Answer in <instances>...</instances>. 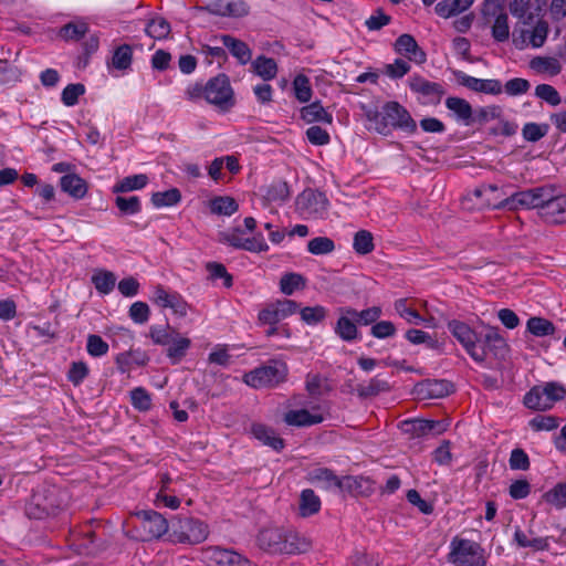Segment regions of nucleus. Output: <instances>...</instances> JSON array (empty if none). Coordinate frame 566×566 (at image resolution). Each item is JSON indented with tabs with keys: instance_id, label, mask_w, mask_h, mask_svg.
Returning <instances> with one entry per match:
<instances>
[{
	"instance_id": "nucleus-4",
	"label": "nucleus",
	"mask_w": 566,
	"mask_h": 566,
	"mask_svg": "<svg viewBox=\"0 0 566 566\" xmlns=\"http://www.w3.org/2000/svg\"><path fill=\"white\" fill-rule=\"evenodd\" d=\"M566 398V388L557 381H548L544 385L532 387L524 396L526 408L538 411H546Z\"/></svg>"
},
{
	"instance_id": "nucleus-26",
	"label": "nucleus",
	"mask_w": 566,
	"mask_h": 566,
	"mask_svg": "<svg viewBox=\"0 0 566 566\" xmlns=\"http://www.w3.org/2000/svg\"><path fill=\"white\" fill-rule=\"evenodd\" d=\"M418 394L423 398H442L453 390V386L448 380H427L418 385Z\"/></svg>"
},
{
	"instance_id": "nucleus-59",
	"label": "nucleus",
	"mask_w": 566,
	"mask_h": 566,
	"mask_svg": "<svg viewBox=\"0 0 566 566\" xmlns=\"http://www.w3.org/2000/svg\"><path fill=\"white\" fill-rule=\"evenodd\" d=\"M302 321L308 325H316L324 321L327 314V310L322 305L307 306L300 312Z\"/></svg>"
},
{
	"instance_id": "nucleus-27",
	"label": "nucleus",
	"mask_w": 566,
	"mask_h": 566,
	"mask_svg": "<svg viewBox=\"0 0 566 566\" xmlns=\"http://www.w3.org/2000/svg\"><path fill=\"white\" fill-rule=\"evenodd\" d=\"M61 189L74 199H82L87 192V184L76 174H66L60 179Z\"/></svg>"
},
{
	"instance_id": "nucleus-42",
	"label": "nucleus",
	"mask_w": 566,
	"mask_h": 566,
	"mask_svg": "<svg viewBox=\"0 0 566 566\" xmlns=\"http://www.w3.org/2000/svg\"><path fill=\"white\" fill-rule=\"evenodd\" d=\"M238 208L237 201L229 196L216 197L210 201L211 212L219 216H231Z\"/></svg>"
},
{
	"instance_id": "nucleus-11",
	"label": "nucleus",
	"mask_w": 566,
	"mask_h": 566,
	"mask_svg": "<svg viewBox=\"0 0 566 566\" xmlns=\"http://www.w3.org/2000/svg\"><path fill=\"white\" fill-rule=\"evenodd\" d=\"M408 83L410 90L421 97L423 104L437 105L446 93L440 83L428 81L420 75L410 76Z\"/></svg>"
},
{
	"instance_id": "nucleus-52",
	"label": "nucleus",
	"mask_w": 566,
	"mask_h": 566,
	"mask_svg": "<svg viewBox=\"0 0 566 566\" xmlns=\"http://www.w3.org/2000/svg\"><path fill=\"white\" fill-rule=\"evenodd\" d=\"M499 191L497 186L495 185H484L475 188L471 193H469L468 199H481L482 201L478 203L479 208L483 207H493L495 203L491 202V196Z\"/></svg>"
},
{
	"instance_id": "nucleus-55",
	"label": "nucleus",
	"mask_w": 566,
	"mask_h": 566,
	"mask_svg": "<svg viewBox=\"0 0 566 566\" xmlns=\"http://www.w3.org/2000/svg\"><path fill=\"white\" fill-rule=\"evenodd\" d=\"M514 539L520 547H530L535 551H544L547 548L548 544L545 538L534 537L528 538V536L520 528H517L514 533Z\"/></svg>"
},
{
	"instance_id": "nucleus-36",
	"label": "nucleus",
	"mask_w": 566,
	"mask_h": 566,
	"mask_svg": "<svg viewBox=\"0 0 566 566\" xmlns=\"http://www.w3.org/2000/svg\"><path fill=\"white\" fill-rule=\"evenodd\" d=\"M542 501L556 510L566 507V481L559 482L542 495Z\"/></svg>"
},
{
	"instance_id": "nucleus-13",
	"label": "nucleus",
	"mask_w": 566,
	"mask_h": 566,
	"mask_svg": "<svg viewBox=\"0 0 566 566\" xmlns=\"http://www.w3.org/2000/svg\"><path fill=\"white\" fill-rule=\"evenodd\" d=\"M298 304L293 300H280L269 304L259 313V322L266 325H276L282 319L293 315Z\"/></svg>"
},
{
	"instance_id": "nucleus-17",
	"label": "nucleus",
	"mask_w": 566,
	"mask_h": 566,
	"mask_svg": "<svg viewBox=\"0 0 566 566\" xmlns=\"http://www.w3.org/2000/svg\"><path fill=\"white\" fill-rule=\"evenodd\" d=\"M284 541L283 527H270L260 531L258 545L261 549L271 554H282Z\"/></svg>"
},
{
	"instance_id": "nucleus-34",
	"label": "nucleus",
	"mask_w": 566,
	"mask_h": 566,
	"mask_svg": "<svg viewBox=\"0 0 566 566\" xmlns=\"http://www.w3.org/2000/svg\"><path fill=\"white\" fill-rule=\"evenodd\" d=\"M390 390V385L387 380L381 379L379 377H374L368 380L366 384H359L356 387V392L358 397L366 399L375 397L381 392H386Z\"/></svg>"
},
{
	"instance_id": "nucleus-22",
	"label": "nucleus",
	"mask_w": 566,
	"mask_h": 566,
	"mask_svg": "<svg viewBox=\"0 0 566 566\" xmlns=\"http://www.w3.org/2000/svg\"><path fill=\"white\" fill-rule=\"evenodd\" d=\"M374 490V482L369 478L352 475L342 478L340 492H348L353 495H369Z\"/></svg>"
},
{
	"instance_id": "nucleus-54",
	"label": "nucleus",
	"mask_w": 566,
	"mask_h": 566,
	"mask_svg": "<svg viewBox=\"0 0 566 566\" xmlns=\"http://www.w3.org/2000/svg\"><path fill=\"white\" fill-rule=\"evenodd\" d=\"M395 311L409 324L419 325L424 322V318L416 310L407 305V300L405 298H399L395 302Z\"/></svg>"
},
{
	"instance_id": "nucleus-57",
	"label": "nucleus",
	"mask_w": 566,
	"mask_h": 566,
	"mask_svg": "<svg viewBox=\"0 0 566 566\" xmlns=\"http://www.w3.org/2000/svg\"><path fill=\"white\" fill-rule=\"evenodd\" d=\"M294 94L297 101L306 103L312 97L310 80L305 75H297L293 81Z\"/></svg>"
},
{
	"instance_id": "nucleus-64",
	"label": "nucleus",
	"mask_w": 566,
	"mask_h": 566,
	"mask_svg": "<svg viewBox=\"0 0 566 566\" xmlns=\"http://www.w3.org/2000/svg\"><path fill=\"white\" fill-rule=\"evenodd\" d=\"M548 132V125L546 124H536V123H527L523 127V137L527 142H537L543 138Z\"/></svg>"
},
{
	"instance_id": "nucleus-5",
	"label": "nucleus",
	"mask_w": 566,
	"mask_h": 566,
	"mask_svg": "<svg viewBox=\"0 0 566 566\" xmlns=\"http://www.w3.org/2000/svg\"><path fill=\"white\" fill-rule=\"evenodd\" d=\"M449 563L454 566H486L484 548L476 542L454 537L450 543Z\"/></svg>"
},
{
	"instance_id": "nucleus-14",
	"label": "nucleus",
	"mask_w": 566,
	"mask_h": 566,
	"mask_svg": "<svg viewBox=\"0 0 566 566\" xmlns=\"http://www.w3.org/2000/svg\"><path fill=\"white\" fill-rule=\"evenodd\" d=\"M151 302L163 308H171L179 316L188 313V303L177 292H168L163 285H156L150 297Z\"/></svg>"
},
{
	"instance_id": "nucleus-15",
	"label": "nucleus",
	"mask_w": 566,
	"mask_h": 566,
	"mask_svg": "<svg viewBox=\"0 0 566 566\" xmlns=\"http://www.w3.org/2000/svg\"><path fill=\"white\" fill-rule=\"evenodd\" d=\"M496 1L497 0H486L484 4V13L492 14L494 17V21L491 27L493 39L497 42H505L510 38L509 17L503 12L499 4H495Z\"/></svg>"
},
{
	"instance_id": "nucleus-32",
	"label": "nucleus",
	"mask_w": 566,
	"mask_h": 566,
	"mask_svg": "<svg viewBox=\"0 0 566 566\" xmlns=\"http://www.w3.org/2000/svg\"><path fill=\"white\" fill-rule=\"evenodd\" d=\"M530 67L539 74L555 76L560 73L562 64L554 56H536L531 60Z\"/></svg>"
},
{
	"instance_id": "nucleus-56",
	"label": "nucleus",
	"mask_w": 566,
	"mask_h": 566,
	"mask_svg": "<svg viewBox=\"0 0 566 566\" xmlns=\"http://www.w3.org/2000/svg\"><path fill=\"white\" fill-rule=\"evenodd\" d=\"M130 402L139 411H147L151 408V397L143 387H136L130 391Z\"/></svg>"
},
{
	"instance_id": "nucleus-44",
	"label": "nucleus",
	"mask_w": 566,
	"mask_h": 566,
	"mask_svg": "<svg viewBox=\"0 0 566 566\" xmlns=\"http://www.w3.org/2000/svg\"><path fill=\"white\" fill-rule=\"evenodd\" d=\"M145 31L150 38L163 40L169 35L171 29L170 23L166 19L155 17L147 23Z\"/></svg>"
},
{
	"instance_id": "nucleus-3",
	"label": "nucleus",
	"mask_w": 566,
	"mask_h": 566,
	"mask_svg": "<svg viewBox=\"0 0 566 566\" xmlns=\"http://www.w3.org/2000/svg\"><path fill=\"white\" fill-rule=\"evenodd\" d=\"M543 0H511L509 10L517 19L513 30V43L517 49L525 48L527 27L533 25L539 19L543 10Z\"/></svg>"
},
{
	"instance_id": "nucleus-49",
	"label": "nucleus",
	"mask_w": 566,
	"mask_h": 566,
	"mask_svg": "<svg viewBox=\"0 0 566 566\" xmlns=\"http://www.w3.org/2000/svg\"><path fill=\"white\" fill-rule=\"evenodd\" d=\"M353 248L361 255L370 253L375 248L373 234L367 230H359L354 237Z\"/></svg>"
},
{
	"instance_id": "nucleus-35",
	"label": "nucleus",
	"mask_w": 566,
	"mask_h": 566,
	"mask_svg": "<svg viewBox=\"0 0 566 566\" xmlns=\"http://www.w3.org/2000/svg\"><path fill=\"white\" fill-rule=\"evenodd\" d=\"M174 337V340L167 346L166 354L171 364H179L190 348L191 340L179 333Z\"/></svg>"
},
{
	"instance_id": "nucleus-46",
	"label": "nucleus",
	"mask_w": 566,
	"mask_h": 566,
	"mask_svg": "<svg viewBox=\"0 0 566 566\" xmlns=\"http://www.w3.org/2000/svg\"><path fill=\"white\" fill-rule=\"evenodd\" d=\"M87 31L88 27L85 22H70L60 29L59 35L66 41H77L82 39Z\"/></svg>"
},
{
	"instance_id": "nucleus-50",
	"label": "nucleus",
	"mask_w": 566,
	"mask_h": 566,
	"mask_svg": "<svg viewBox=\"0 0 566 566\" xmlns=\"http://www.w3.org/2000/svg\"><path fill=\"white\" fill-rule=\"evenodd\" d=\"M95 289L102 294H108L113 291L116 277L112 272L99 271L92 276Z\"/></svg>"
},
{
	"instance_id": "nucleus-41",
	"label": "nucleus",
	"mask_w": 566,
	"mask_h": 566,
	"mask_svg": "<svg viewBox=\"0 0 566 566\" xmlns=\"http://www.w3.org/2000/svg\"><path fill=\"white\" fill-rule=\"evenodd\" d=\"M527 331L536 337L553 335L556 331L555 325L543 317H531L526 323Z\"/></svg>"
},
{
	"instance_id": "nucleus-2",
	"label": "nucleus",
	"mask_w": 566,
	"mask_h": 566,
	"mask_svg": "<svg viewBox=\"0 0 566 566\" xmlns=\"http://www.w3.org/2000/svg\"><path fill=\"white\" fill-rule=\"evenodd\" d=\"M448 328L476 363H483L486 359V348H494L499 350H505L506 348L504 338L495 328L490 329L485 334V345L478 344L476 333L463 322L457 319L450 321L448 323Z\"/></svg>"
},
{
	"instance_id": "nucleus-63",
	"label": "nucleus",
	"mask_w": 566,
	"mask_h": 566,
	"mask_svg": "<svg viewBox=\"0 0 566 566\" xmlns=\"http://www.w3.org/2000/svg\"><path fill=\"white\" fill-rule=\"evenodd\" d=\"M535 95L552 106H556L562 102L559 93L549 84L537 85L535 88Z\"/></svg>"
},
{
	"instance_id": "nucleus-30",
	"label": "nucleus",
	"mask_w": 566,
	"mask_h": 566,
	"mask_svg": "<svg viewBox=\"0 0 566 566\" xmlns=\"http://www.w3.org/2000/svg\"><path fill=\"white\" fill-rule=\"evenodd\" d=\"M301 118L306 123L321 122L332 124L333 116L322 106L319 102H313L301 108Z\"/></svg>"
},
{
	"instance_id": "nucleus-38",
	"label": "nucleus",
	"mask_w": 566,
	"mask_h": 566,
	"mask_svg": "<svg viewBox=\"0 0 566 566\" xmlns=\"http://www.w3.org/2000/svg\"><path fill=\"white\" fill-rule=\"evenodd\" d=\"M147 182L148 177L144 174L127 176L114 185L113 192L122 193L139 190L143 189Z\"/></svg>"
},
{
	"instance_id": "nucleus-7",
	"label": "nucleus",
	"mask_w": 566,
	"mask_h": 566,
	"mask_svg": "<svg viewBox=\"0 0 566 566\" xmlns=\"http://www.w3.org/2000/svg\"><path fill=\"white\" fill-rule=\"evenodd\" d=\"M209 526L195 517H176L171 521L170 536L175 542L185 544H200L208 538Z\"/></svg>"
},
{
	"instance_id": "nucleus-20",
	"label": "nucleus",
	"mask_w": 566,
	"mask_h": 566,
	"mask_svg": "<svg viewBox=\"0 0 566 566\" xmlns=\"http://www.w3.org/2000/svg\"><path fill=\"white\" fill-rule=\"evenodd\" d=\"M397 53L407 56L416 63H423L426 61V53L419 48L415 38L410 34H401L395 43Z\"/></svg>"
},
{
	"instance_id": "nucleus-51",
	"label": "nucleus",
	"mask_w": 566,
	"mask_h": 566,
	"mask_svg": "<svg viewBox=\"0 0 566 566\" xmlns=\"http://www.w3.org/2000/svg\"><path fill=\"white\" fill-rule=\"evenodd\" d=\"M290 196L289 186L285 181L277 180L266 187L264 197L268 201H285Z\"/></svg>"
},
{
	"instance_id": "nucleus-29",
	"label": "nucleus",
	"mask_w": 566,
	"mask_h": 566,
	"mask_svg": "<svg viewBox=\"0 0 566 566\" xmlns=\"http://www.w3.org/2000/svg\"><path fill=\"white\" fill-rule=\"evenodd\" d=\"M220 40L241 64H247L251 60V50L243 41L238 40L229 34L220 35Z\"/></svg>"
},
{
	"instance_id": "nucleus-16",
	"label": "nucleus",
	"mask_w": 566,
	"mask_h": 566,
	"mask_svg": "<svg viewBox=\"0 0 566 566\" xmlns=\"http://www.w3.org/2000/svg\"><path fill=\"white\" fill-rule=\"evenodd\" d=\"M447 420H424L415 419L405 421L402 430L412 437H423L428 434H441L448 429Z\"/></svg>"
},
{
	"instance_id": "nucleus-53",
	"label": "nucleus",
	"mask_w": 566,
	"mask_h": 566,
	"mask_svg": "<svg viewBox=\"0 0 566 566\" xmlns=\"http://www.w3.org/2000/svg\"><path fill=\"white\" fill-rule=\"evenodd\" d=\"M178 332L170 328L169 326H151L149 328V337L151 338L154 344L160 346H168L174 340V336H176Z\"/></svg>"
},
{
	"instance_id": "nucleus-28",
	"label": "nucleus",
	"mask_w": 566,
	"mask_h": 566,
	"mask_svg": "<svg viewBox=\"0 0 566 566\" xmlns=\"http://www.w3.org/2000/svg\"><path fill=\"white\" fill-rule=\"evenodd\" d=\"M446 106L454 114L457 120L464 125L473 123V109L467 99L451 96L446 99Z\"/></svg>"
},
{
	"instance_id": "nucleus-25",
	"label": "nucleus",
	"mask_w": 566,
	"mask_h": 566,
	"mask_svg": "<svg viewBox=\"0 0 566 566\" xmlns=\"http://www.w3.org/2000/svg\"><path fill=\"white\" fill-rule=\"evenodd\" d=\"M250 431L255 439L275 451H281L284 448V440L277 437L272 428L263 423H253Z\"/></svg>"
},
{
	"instance_id": "nucleus-58",
	"label": "nucleus",
	"mask_w": 566,
	"mask_h": 566,
	"mask_svg": "<svg viewBox=\"0 0 566 566\" xmlns=\"http://www.w3.org/2000/svg\"><path fill=\"white\" fill-rule=\"evenodd\" d=\"M85 93V86L82 83L69 84L61 94V101L65 106H74L78 97Z\"/></svg>"
},
{
	"instance_id": "nucleus-33",
	"label": "nucleus",
	"mask_w": 566,
	"mask_h": 566,
	"mask_svg": "<svg viewBox=\"0 0 566 566\" xmlns=\"http://www.w3.org/2000/svg\"><path fill=\"white\" fill-rule=\"evenodd\" d=\"M548 34V24L542 19L535 20L533 25L527 27V38L525 39V46L528 44L533 48H541Z\"/></svg>"
},
{
	"instance_id": "nucleus-43",
	"label": "nucleus",
	"mask_w": 566,
	"mask_h": 566,
	"mask_svg": "<svg viewBox=\"0 0 566 566\" xmlns=\"http://www.w3.org/2000/svg\"><path fill=\"white\" fill-rule=\"evenodd\" d=\"M321 509L319 497L313 490L306 489L301 493L300 511L302 516H310L317 513Z\"/></svg>"
},
{
	"instance_id": "nucleus-19",
	"label": "nucleus",
	"mask_w": 566,
	"mask_h": 566,
	"mask_svg": "<svg viewBox=\"0 0 566 566\" xmlns=\"http://www.w3.org/2000/svg\"><path fill=\"white\" fill-rule=\"evenodd\" d=\"M319 407H314L313 412L306 409L290 410L284 413V422L293 427H310L324 421V416L316 412Z\"/></svg>"
},
{
	"instance_id": "nucleus-8",
	"label": "nucleus",
	"mask_w": 566,
	"mask_h": 566,
	"mask_svg": "<svg viewBox=\"0 0 566 566\" xmlns=\"http://www.w3.org/2000/svg\"><path fill=\"white\" fill-rule=\"evenodd\" d=\"M545 198H547V187H536L514 192L510 197L494 205V209H538V212L541 213Z\"/></svg>"
},
{
	"instance_id": "nucleus-47",
	"label": "nucleus",
	"mask_w": 566,
	"mask_h": 566,
	"mask_svg": "<svg viewBox=\"0 0 566 566\" xmlns=\"http://www.w3.org/2000/svg\"><path fill=\"white\" fill-rule=\"evenodd\" d=\"M180 199L181 195L177 188L158 191L151 196V202L157 208L175 206L180 201Z\"/></svg>"
},
{
	"instance_id": "nucleus-40",
	"label": "nucleus",
	"mask_w": 566,
	"mask_h": 566,
	"mask_svg": "<svg viewBox=\"0 0 566 566\" xmlns=\"http://www.w3.org/2000/svg\"><path fill=\"white\" fill-rule=\"evenodd\" d=\"M132 61L133 51L130 45L123 44L115 49L108 66H112L119 71H124L130 67Z\"/></svg>"
},
{
	"instance_id": "nucleus-10",
	"label": "nucleus",
	"mask_w": 566,
	"mask_h": 566,
	"mask_svg": "<svg viewBox=\"0 0 566 566\" xmlns=\"http://www.w3.org/2000/svg\"><path fill=\"white\" fill-rule=\"evenodd\" d=\"M205 559L211 566H251V560L241 553L221 546H209L203 551Z\"/></svg>"
},
{
	"instance_id": "nucleus-23",
	"label": "nucleus",
	"mask_w": 566,
	"mask_h": 566,
	"mask_svg": "<svg viewBox=\"0 0 566 566\" xmlns=\"http://www.w3.org/2000/svg\"><path fill=\"white\" fill-rule=\"evenodd\" d=\"M46 500L41 493H35L30 503L28 504L25 512L30 518L41 520L49 515H53L60 509V503H43Z\"/></svg>"
},
{
	"instance_id": "nucleus-45",
	"label": "nucleus",
	"mask_w": 566,
	"mask_h": 566,
	"mask_svg": "<svg viewBox=\"0 0 566 566\" xmlns=\"http://www.w3.org/2000/svg\"><path fill=\"white\" fill-rule=\"evenodd\" d=\"M342 312L346 313L352 317H355L356 322L361 323L364 325L375 323L381 315V308L379 306H373L360 312L352 307H346L343 308Z\"/></svg>"
},
{
	"instance_id": "nucleus-18",
	"label": "nucleus",
	"mask_w": 566,
	"mask_h": 566,
	"mask_svg": "<svg viewBox=\"0 0 566 566\" xmlns=\"http://www.w3.org/2000/svg\"><path fill=\"white\" fill-rule=\"evenodd\" d=\"M313 546L312 539L297 531L284 528L282 554H304Z\"/></svg>"
},
{
	"instance_id": "nucleus-31",
	"label": "nucleus",
	"mask_w": 566,
	"mask_h": 566,
	"mask_svg": "<svg viewBox=\"0 0 566 566\" xmlns=\"http://www.w3.org/2000/svg\"><path fill=\"white\" fill-rule=\"evenodd\" d=\"M335 334L344 342H353L358 337V328L356 326L355 317H352L343 312V315L336 322Z\"/></svg>"
},
{
	"instance_id": "nucleus-6",
	"label": "nucleus",
	"mask_w": 566,
	"mask_h": 566,
	"mask_svg": "<svg viewBox=\"0 0 566 566\" xmlns=\"http://www.w3.org/2000/svg\"><path fill=\"white\" fill-rule=\"evenodd\" d=\"M287 375V366L280 360H271L266 365L244 374L243 381L253 388H271L283 382Z\"/></svg>"
},
{
	"instance_id": "nucleus-12",
	"label": "nucleus",
	"mask_w": 566,
	"mask_h": 566,
	"mask_svg": "<svg viewBox=\"0 0 566 566\" xmlns=\"http://www.w3.org/2000/svg\"><path fill=\"white\" fill-rule=\"evenodd\" d=\"M138 527L143 531V539L158 538L168 531L167 520L155 511H142L137 513Z\"/></svg>"
},
{
	"instance_id": "nucleus-39",
	"label": "nucleus",
	"mask_w": 566,
	"mask_h": 566,
	"mask_svg": "<svg viewBox=\"0 0 566 566\" xmlns=\"http://www.w3.org/2000/svg\"><path fill=\"white\" fill-rule=\"evenodd\" d=\"M306 286V279L295 272L285 273L280 280V290L285 295H292L295 291Z\"/></svg>"
},
{
	"instance_id": "nucleus-62",
	"label": "nucleus",
	"mask_w": 566,
	"mask_h": 566,
	"mask_svg": "<svg viewBox=\"0 0 566 566\" xmlns=\"http://www.w3.org/2000/svg\"><path fill=\"white\" fill-rule=\"evenodd\" d=\"M108 348V344L99 335L87 336L86 350L91 356L102 357L107 354Z\"/></svg>"
},
{
	"instance_id": "nucleus-1",
	"label": "nucleus",
	"mask_w": 566,
	"mask_h": 566,
	"mask_svg": "<svg viewBox=\"0 0 566 566\" xmlns=\"http://www.w3.org/2000/svg\"><path fill=\"white\" fill-rule=\"evenodd\" d=\"M360 108L370 123L369 128L379 134L387 135L390 129H401L411 134L417 130V123L410 113L396 101L385 103L380 112L371 105L363 104Z\"/></svg>"
},
{
	"instance_id": "nucleus-9",
	"label": "nucleus",
	"mask_w": 566,
	"mask_h": 566,
	"mask_svg": "<svg viewBox=\"0 0 566 566\" xmlns=\"http://www.w3.org/2000/svg\"><path fill=\"white\" fill-rule=\"evenodd\" d=\"M206 101L223 112L233 107V90L226 74H219L206 83Z\"/></svg>"
},
{
	"instance_id": "nucleus-60",
	"label": "nucleus",
	"mask_w": 566,
	"mask_h": 566,
	"mask_svg": "<svg viewBox=\"0 0 566 566\" xmlns=\"http://www.w3.org/2000/svg\"><path fill=\"white\" fill-rule=\"evenodd\" d=\"M115 205L123 214L133 216L140 211V201L136 196L116 197Z\"/></svg>"
},
{
	"instance_id": "nucleus-24",
	"label": "nucleus",
	"mask_w": 566,
	"mask_h": 566,
	"mask_svg": "<svg viewBox=\"0 0 566 566\" xmlns=\"http://www.w3.org/2000/svg\"><path fill=\"white\" fill-rule=\"evenodd\" d=\"M312 483L325 490L340 489L342 478H338L332 470L327 468H317L308 473Z\"/></svg>"
},
{
	"instance_id": "nucleus-37",
	"label": "nucleus",
	"mask_w": 566,
	"mask_h": 566,
	"mask_svg": "<svg viewBox=\"0 0 566 566\" xmlns=\"http://www.w3.org/2000/svg\"><path fill=\"white\" fill-rule=\"evenodd\" d=\"M252 67L254 72L264 81H270L277 74V65L274 59L266 57L264 55L258 56L252 62Z\"/></svg>"
},
{
	"instance_id": "nucleus-48",
	"label": "nucleus",
	"mask_w": 566,
	"mask_h": 566,
	"mask_svg": "<svg viewBox=\"0 0 566 566\" xmlns=\"http://www.w3.org/2000/svg\"><path fill=\"white\" fill-rule=\"evenodd\" d=\"M335 250V243L331 238L316 237L307 242V251L314 255L329 254Z\"/></svg>"
},
{
	"instance_id": "nucleus-21",
	"label": "nucleus",
	"mask_w": 566,
	"mask_h": 566,
	"mask_svg": "<svg viewBox=\"0 0 566 566\" xmlns=\"http://www.w3.org/2000/svg\"><path fill=\"white\" fill-rule=\"evenodd\" d=\"M562 214L559 196H554L553 190L547 187V198L543 202L539 216L548 223L563 224Z\"/></svg>"
},
{
	"instance_id": "nucleus-61",
	"label": "nucleus",
	"mask_w": 566,
	"mask_h": 566,
	"mask_svg": "<svg viewBox=\"0 0 566 566\" xmlns=\"http://www.w3.org/2000/svg\"><path fill=\"white\" fill-rule=\"evenodd\" d=\"M559 426V419L554 416L538 415L530 420V427L535 431H552Z\"/></svg>"
}]
</instances>
